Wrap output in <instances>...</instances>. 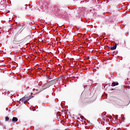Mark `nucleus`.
Listing matches in <instances>:
<instances>
[{
	"instance_id": "nucleus-1",
	"label": "nucleus",
	"mask_w": 130,
	"mask_h": 130,
	"mask_svg": "<svg viewBox=\"0 0 130 130\" xmlns=\"http://www.w3.org/2000/svg\"><path fill=\"white\" fill-rule=\"evenodd\" d=\"M57 80H61V77L56 78L49 81V84H50V86H52V85H54V84H56V83H57Z\"/></svg>"
},
{
	"instance_id": "nucleus-2",
	"label": "nucleus",
	"mask_w": 130,
	"mask_h": 130,
	"mask_svg": "<svg viewBox=\"0 0 130 130\" xmlns=\"http://www.w3.org/2000/svg\"><path fill=\"white\" fill-rule=\"evenodd\" d=\"M84 91L83 92L84 93H87L88 92H90V89H91V87L90 86V85H86V86H84Z\"/></svg>"
},
{
	"instance_id": "nucleus-3",
	"label": "nucleus",
	"mask_w": 130,
	"mask_h": 130,
	"mask_svg": "<svg viewBox=\"0 0 130 130\" xmlns=\"http://www.w3.org/2000/svg\"><path fill=\"white\" fill-rule=\"evenodd\" d=\"M22 41V39L21 38H20V36L17 35L15 38H14V42H21Z\"/></svg>"
},
{
	"instance_id": "nucleus-4",
	"label": "nucleus",
	"mask_w": 130,
	"mask_h": 130,
	"mask_svg": "<svg viewBox=\"0 0 130 130\" xmlns=\"http://www.w3.org/2000/svg\"><path fill=\"white\" fill-rule=\"evenodd\" d=\"M49 87H50L49 83H46L44 84V86H43V89H47V88H49Z\"/></svg>"
},
{
	"instance_id": "nucleus-5",
	"label": "nucleus",
	"mask_w": 130,
	"mask_h": 130,
	"mask_svg": "<svg viewBox=\"0 0 130 130\" xmlns=\"http://www.w3.org/2000/svg\"><path fill=\"white\" fill-rule=\"evenodd\" d=\"M24 97L27 101H28V100H30L31 98H33V96L30 95H25Z\"/></svg>"
},
{
	"instance_id": "nucleus-6",
	"label": "nucleus",
	"mask_w": 130,
	"mask_h": 130,
	"mask_svg": "<svg viewBox=\"0 0 130 130\" xmlns=\"http://www.w3.org/2000/svg\"><path fill=\"white\" fill-rule=\"evenodd\" d=\"M20 102H22L23 103H26V102H27V100L26 99V98L24 96L20 100Z\"/></svg>"
},
{
	"instance_id": "nucleus-7",
	"label": "nucleus",
	"mask_w": 130,
	"mask_h": 130,
	"mask_svg": "<svg viewBox=\"0 0 130 130\" xmlns=\"http://www.w3.org/2000/svg\"><path fill=\"white\" fill-rule=\"evenodd\" d=\"M117 46V44H115L114 46L111 47L110 49L111 50H115V49H116Z\"/></svg>"
},
{
	"instance_id": "nucleus-8",
	"label": "nucleus",
	"mask_w": 130,
	"mask_h": 130,
	"mask_svg": "<svg viewBox=\"0 0 130 130\" xmlns=\"http://www.w3.org/2000/svg\"><path fill=\"white\" fill-rule=\"evenodd\" d=\"M117 85H118V82H113V83H112V86H117Z\"/></svg>"
},
{
	"instance_id": "nucleus-9",
	"label": "nucleus",
	"mask_w": 130,
	"mask_h": 130,
	"mask_svg": "<svg viewBox=\"0 0 130 130\" xmlns=\"http://www.w3.org/2000/svg\"><path fill=\"white\" fill-rule=\"evenodd\" d=\"M12 121H18L17 118L14 117L12 119Z\"/></svg>"
},
{
	"instance_id": "nucleus-10",
	"label": "nucleus",
	"mask_w": 130,
	"mask_h": 130,
	"mask_svg": "<svg viewBox=\"0 0 130 130\" xmlns=\"http://www.w3.org/2000/svg\"><path fill=\"white\" fill-rule=\"evenodd\" d=\"M9 120H10V118H9V117H6L5 121H9Z\"/></svg>"
},
{
	"instance_id": "nucleus-11",
	"label": "nucleus",
	"mask_w": 130,
	"mask_h": 130,
	"mask_svg": "<svg viewBox=\"0 0 130 130\" xmlns=\"http://www.w3.org/2000/svg\"><path fill=\"white\" fill-rule=\"evenodd\" d=\"M48 80H52V79H53V76H48Z\"/></svg>"
},
{
	"instance_id": "nucleus-12",
	"label": "nucleus",
	"mask_w": 130,
	"mask_h": 130,
	"mask_svg": "<svg viewBox=\"0 0 130 130\" xmlns=\"http://www.w3.org/2000/svg\"><path fill=\"white\" fill-rule=\"evenodd\" d=\"M39 90V91H38V93H40V92H41L42 91V89H37V91H38Z\"/></svg>"
}]
</instances>
